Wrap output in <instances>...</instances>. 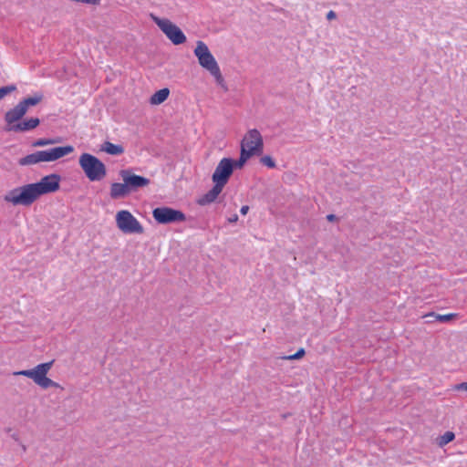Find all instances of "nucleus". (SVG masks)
Returning a JSON list of instances; mask_svg holds the SVG:
<instances>
[{"mask_svg":"<svg viewBox=\"0 0 467 467\" xmlns=\"http://www.w3.org/2000/svg\"><path fill=\"white\" fill-rule=\"evenodd\" d=\"M456 391H467V382L459 383L453 386Z\"/></svg>","mask_w":467,"mask_h":467,"instance_id":"a878e982","label":"nucleus"},{"mask_svg":"<svg viewBox=\"0 0 467 467\" xmlns=\"http://www.w3.org/2000/svg\"><path fill=\"white\" fill-rule=\"evenodd\" d=\"M169 94H170L169 88H161V89L156 91L150 97V102L152 105H160L168 99Z\"/></svg>","mask_w":467,"mask_h":467,"instance_id":"a211bd4d","label":"nucleus"},{"mask_svg":"<svg viewBox=\"0 0 467 467\" xmlns=\"http://www.w3.org/2000/svg\"><path fill=\"white\" fill-rule=\"evenodd\" d=\"M100 150L110 155H120L124 152V148L121 145L113 144L109 141H105Z\"/></svg>","mask_w":467,"mask_h":467,"instance_id":"dca6fc26","label":"nucleus"},{"mask_svg":"<svg viewBox=\"0 0 467 467\" xmlns=\"http://www.w3.org/2000/svg\"><path fill=\"white\" fill-rule=\"evenodd\" d=\"M327 219L329 222H337L338 221V218L336 215H334V214H328L327 216Z\"/></svg>","mask_w":467,"mask_h":467,"instance_id":"c85d7f7f","label":"nucleus"},{"mask_svg":"<svg viewBox=\"0 0 467 467\" xmlns=\"http://www.w3.org/2000/svg\"><path fill=\"white\" fill-rule=\"evenodd\" d=\"M237 221H238V215H237V214H233L232 216H230V217L228 218V222H229L230 223H236Z\"/></svg>","mask_w":467,"mask_h":467,"instance_id":"bb28decb","label":"nucleus"},{"mask_svg":"<svg viewBox=\"0 0 467 467\" xmlns=\"http://www.w3.org/2000/svg\"><path fill=\"white\" fill-rule=\"evenodd\" d=\"M426 319H427V322H428V323H431L433 320H435V319L433 318V317H428V318H426Z\"/></svg>","mask_w":467,"mask_h":467,"instance_id":"7c9ffc66","label":"nucleus"},{"mask_svg":"<svg viewBox=\"0 0 467 467\" xmlns=\"http://www.w3.org/2000/svg\"><path fill=\"white\" fill-rule=\"evenodd\" d=\"M336 13L334 11H329L327 14V18L328 20H332V19H335L336 18Z\"/></svg>","mask_w":467,"mask_h":467,"instance_id":"cd10ccee","label":"nucleus"},{"mask_svg":"<svg viewBox=\"0 0 467 467\" xmlns=\"http://www.w3.org/2000/svg\"><path fill=\"white\" fill-rule=\"evenodd\" d=\"M430 317H433L436 321H440L442 323L451 322L458 317V314L450 313L445 315L436 314L435 312H430L422 316L423 318H428Z\"/></svg>","mask_w":467,"mask_h":467,"instance_id":"f3484780","label":"nucleus"},{"mask_svg":"<svg viewBox=\"0 0 467 467\" xmlns=\"http://www.w3.org/2000/svg\"><path fill=\"white\" fill-rule=\"evenodd\" d=\"M73 150L74 148L70 145L37 150L19 159L18 164L21 166H29L40 162H51L63 158L64 156L73 152Z\"/></svg>","mask_w":467,"mask_h":467,"instance_id":"7ed1b4c3","label":"nucleus"},{"mask_svg":"<svg viewBox=\"0 0 467 467\" xmlns=\"http://www.w3.org/2000/svg\"><path fill=\"white\" fill-rule=\"evenodd\" d=\"M54 364V360L49 362L41 363L36 365L35 368L31 369H25L20 371L14 372L15 376H25L31 379L36 385L40 388L47 389L48 388H59L63 389V388L56 381L47 378V375L51 369Z\"/></svg>","mask_w":467,"mask_h":467,"instance_id":"20e7f679","label":"nucleus"},{"mask_svg":"<svg viewBox=\"0 0 467 467\" xmlns=\"http://www.w3.org/2000/svg\"><path fill=\"white\" fill-rule=\"evenodd\" d=\"M455 438V435L452 431H446L443 435L440 436L437 439V443L439 446L442 447L449 442L452 441Z\"/></svg>","mask_w":467,"mask_h":467,"instance_id":"412c9836","label":"nucleus"},{"mask_svg":"<svg viewBox=\"0 0 467 467\" xmlns=\"http://www.w3.org/2000/svg\"><path fill=\"white\" fill-rule=\"evenodd\" d=\"M16 89V87L15 85L10 86H5L0 88V99H4L6 95L10 94L11 92L15 91Z\"/></svg>","mask_w":467,"mask_h":467,"instance_id":"5701e85b","label":"nucleus"},{"mask_svg":"<svg viewBox=\"0 0 467 467\" xmlns=\"http://www.w3.org/2000/svg\"><path fill=\"white\" fill-rule=\"evenodd\" d=\"M193 53L198 58L200 66L206 69L214 78L218 86H220L224 91H227L228 88L222 75L220 67L209 50L207 45L202 41H197Z\"/></svg>","mask_w":467,"mask_h":467,"instance_id":"f03ea898","label":"nucleus"},{"mask_svg":"<svg viewBox=\"0 0 467 467\" xmlns=\"http://www.w3.org/2000/svg\"><path fill=\"white\" fill-rule=\"evenodd\" d=\"M152 216L157 223L161 224L184 222L186 220V216L182 211L167 206L155 208L152 211Z\"/></svg>","mask_w":467,"mask_h":467,"instance_id":"6e6552de","label":"nucleus"},{"mask_svg":"<svg viewBox=\"0 0 467 467\" xmlns=\"http://www.w3.org/2000/svg\"><path fill=\"white\" fill-rule=\"evenodd\" d=\"M119 174L122 182H126L130 193L139 191L140 188L147 187L150 183L148 178L137 175L129 169L119 171Z\"/></svg>","mask_w":467,"mask_h":467,"instance_id":"9b49d317","label":"nucleus"},{"mask_svg":"<svg viewBox=\"0 0 467 467\" xmlns=\"http://www.w3.org/2000/svg\"><path fill=\"white\" fill-rule=\"evenodd\" d=\"M130 194L127 184L123 182H113L110 185L109 196L112 200L124 199Z\"/></svg>","mask_w":467,"mask_h":467,"instance_id":"4468645a","label":"nucleus"},{"mask_svg":"<svg viewBox=\"0 0 467 467\" xmlns=\"http://www.w3.org/2000/svg\"><path fill=\"white\" fill-rule=\"evenodd\" d=\"M233 174V164L230 158L222 159L215 168V171L212 176L213 182L221 186L224 187L231 175Z\"/></svg>","mask_w":467,"mask_h":467,"instance_id":"9d476101","label":"nucleus"},{"mask_svg":"<svg viewBox=\"0 0 467 467\" xmlns=\"http://www.w3.org/2000/svg\"><path fill=\"white\" fill-rule=\"evenodd\" d=\"M116 224L124 234H141L144 233V228L140 223L127 210H121L117 213Z\"/></svg>","mask_w":467,"mask_h":467,"instance_id":"0eeeda50","label":"nucleus"},{"mask_svg":"<svg viewBox=\"0 0 467 467\" xmlns=\"http://www.w3.org/2000/svg\"><path fill=\"white\" fill-rule=\"evenodd\" d=\"M151 18L173 45L178 46L186 42L184 33L171 20L168 18H161L153 15H151Z\"/></svg>","mask_w":467,"mask_h":467,"instance_id":"423d86ee","label":"nucleus"},{"mask_svg":"<svg viewBox=\"0 0 467 467\" xmlns=\"http://www.w3.org/2000/svg\"><path fill=\"white\" fill-rule=\"evenodd\" d=\"M252 157V153L246 152L244 149H241L240 158L238 160L231 159V162L233 164L234 169H241L245 164V162Z\"/></svg>","mask_w":467,"mask_h":467,"instance_id":"aec40b11","label":"nucleus"},{"mask_svg":"<svg viewBox=\"0 0 467 467\" xmlns=\"http://www.w3.org/2000/svg\"><path fill=\"white\" fill-rule=\"evenodd\" d=\"M261 163L267 166L268 168H275V161L273 160L272 157L270 156H264L261 158L260 160Z\"/></svg>","mask_w":467,"mask_h":467,"instance_id":"393cba45","label":"nucleus"},{"mask_svg":"<svg viewBox=\"0 0 467 467\" xmlns=\"http://www.w3.org/2000/svg\"><path fill=\"white\" fill-rule=\"evenodd\" d=\"M241 149L254 155H259L263 152V137L258 130L253 129L247 131L241 142Z\"/></svg>","mask_w":467,"mask_h":467,"instance_id":"1a4fd4ad","label":"nucleus"},{"mask_svg":"<svg viewBox=\"0 0 467 467\" xmlns=\"http://www.w3.org/2000/svg\"><path fill=\"white\" fill-rule=\"evenodd\" d=\"M78 163L86 177L90 182H99L107 175L106 165L96 156L90 153H82Z\"/></svg>","mask_w":467,"mask_h":467,"instance_id":"39448f33","label":"nucleus"},{"mask_svg":"<svg viewBox=\"0 0 467 467\" xmlns=\"http://www.w3.org/2000/svg\"><path fill=\"white\" fill-rule=\"evenodd\" d=\"M57 140L53 139H38L32 143L33 147H44L47 145L54 144Z\"/></svg>","mask_w":467,"mask_h":467,"instance_id":"4be33fe9","label":"nucleus"},{"mask_svg":"<svg viewBox=\"0 0 467 467\" xmlns=\"http://www.w3.org/2000/svg\"><path fill=\"white\" fill-rule=\"evenodd\" d=\"M249 211V206L248 205H244L241 207V210H240V213L243 214V215H245Z\"/></svg>","mask_w":467,"mask_h":467,"instance_id":"c756f323","label":"nucleus"},{"mask_svg":"<svg viewBox=\"0 0 467 467\" xmlns=\"http://www.w3.org/2000/svg\"><path fill=\"white\" fill-rule=\"evenodd\" d=\"M39 123L40 120L38 118H30L16 123V125H12L11 128H5V130L14 132H25L36 129Z\"/></svg>","mask_w":467,"mask_h":467,"instance_id":"ddd939ff","label":"nucleus"},{"mask_svg":"<svg viewBox=\"0 0 467 467\" xmlns=\"http://www.w3.org/2000/svg\"><path fill=\"white\" fill-rule=\"evenodd\" d=\"M223 189V187L214 183L213 187L209 192L198 199L197 203L204 206L213 202L222 192Z\"/></svg>","mask_w":467,"mask_h":467,"instance_id":"2eb2a0df","label":"nucleus"},{"mask_svg":"<svg viewBox=\"0 0 467 467\" xmlns=\"http://www.w3.org/2000/svg\"><path fill=\"white\" fill-rule=\"evenodd\" d=\"M26 109L20 103H18L15 108L9 109L5 114V121L6 122L5 128H11L12 125H16V123L20 122L19 120L26 115Z\"/></svg>","mask_w":467,"mask_h":467,"instance_id":"f8f14e48","label":"nucleus"},{"mask_svg":"<svg viewBox=\"0 0 467 467\" xmlns=\"http://www.w3.org/2000/svg\"><path fill=\"white\" fill-rule=\"evenodd\" d=\"M44 99V96L42 93H36L32 97H28L21 100L19 103L22 104V107L26 109L27 112L29 107H33L40 103Z\"/></svg>","mask_w":467,"mask_h":467,"instance_id":"6ab92c4d","label":"nucleus"},{"mask_svg":"<svg viewBox=\"0 0 467 467\" xmlns=\"http://www.w3.org/2000/svg\"><path fill=\"white\" fill-rule=\"evenodd\" d=\"M60 180V175L56 173L44 176L38 182L26 184L8 191L5 194L4 200L15 206H30L41 195L57 191Z\"/></svg>","mask_w":467,"mask_h":467,"instance_id":"f257e3e1","label":"nucleus"},{"mask_svg":"<svg viewBox=\"0 0 467 467\" xmlns=\"http://www.w3.org/2000/svg\"><path fill=\"white\" fill-rule=\"evenodd\" d=\"M304 355H305V349L300 348L299 350H297L296 353H295L293 355H289V356H284L281 358L285 359V360L299 359V358H303Z\"/></svg>","mask_w":467,"mask_h":467,"instance_id":"b1692460","label":"nucleus"}]
</instances>
